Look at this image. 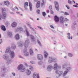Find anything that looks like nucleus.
<instances>
[{
    "label": "nucleus",
    "mask_w": 78,
    "mask_h": 78,
    "mask_svg": "<svg viewBox=\"0 0 78 78\" xmlns=\"http://www.w3.org/2000/svg\"><path fill=\"white\" fill-rule=\"evenodd\" d=\"M18 70H21V72H24L26 70L25 68L23 67L22 64L20 65L18 67Z\"/></svg>",
    "instance_id": "f257e3e1"
},
{
    "label": "nucleus",
    "mask_w": 78,
    "mask_h": 78,
    "mask_svg": "<svg viewBox=\"0 0 78 78\" xmlns=\"http://www.w3.org/2000/svg\"><path fill=\"white\" fill-rule=\"evenodd\" d=\"M5 8L2 9V16H0V17H1V18L2 17L3 19H5V18H6V13L5 12Z\"/></svg>",
    "instance_id": "f03ea898"
},
{
    "label": "nucleus",
    "mask_w": 78,
    "mask_h": 78,
    "mask_svg": "<svg viewBox=\"0 0 78 78\" xmlns=\"http://www.w3.org/2000/svg\"><path fill=\"white\" fill-rule=\"evenodd\" d=\"M56 73H58V74L56 75V78H59V76L62 75V74L63 73V72H62V71H60L58 72L57 70H56Z\"/></svg>",
    "instance_id": "7ed1b4c3"
},
{
    "label": "nucleus",
    "mask_w": 78,
    "mask_h": 78,
    "mask_svg": "<svg viewBox=\"0 0 78 78\" xmlns=\"http://www.w3.org/2000/svg\"><path fill=\"white\" fill-rule=\"evenodd\" d=\"M54 3L55 4V6L56 9L57 11L59 10V4L58 2L56 1H55L54 2Z\"/></svg>",
    "instance_id": "20e7f679"
},
{
    "label": "nucleus",
    "mask_w": 78,
    "mask_h": 78,
    "mask_svg": "<svg viewBox=\"0 0 78 78\" xmlns=\"http://www.w3.org/2000/svg\"><path fill=\"white\" fill-rule=\"evenodd\" d=\"M66 69L67 70H66L64 72L63 75V76H66L67 75V74L68 73V72H69V70H70V67H69L66 68Z\"/></svg>",
    "instance_id": "39448f33"
},
{
    "label": "nucleus",
    "mask_w": 78,
    "mask_h": 78,
    "mask_svg": "<svg viewBox=\"0 0 78 78\" xmlns=\"http://www.w3.org/2000/svg\"><path fill=\"white\" fill-rule=\"evenodd\" d=\"M37 58L38 60H42L43 59V56L41 54H38L37 55Z\"/></svg>",
    "instance_id": "423d86ee"
},
{
    "label": "nucleus",
    "mask_w": 78,
    "mask_h": 78,
    "mask_svg": "<svg viewBox=\"0 0 78 78\" xmlns=\"http://www.w3.org/2000/svg\"><path fill=\"white\" fill-rule=\"evenodd\" d=\"M39 78V74H37L36 73H34L33 75V78Z\"/></svg>",
    "instance_id": "0eeeda50"
},
{
    "label": "nucleus",
    "mask_w": 78,
    "mask_h": 78,
    "mask_svg": "<svg viewBox=\"0 0 78 78\" xmlns=\"http://www.w3.org/2000/svg\"><path fill=\"white\" fill-rule=\"evenodd\" d=\"M55 20V22H58L59 21V17H58L57 16H55L54 17Z\"/></svg>",
    "instance_id": "6e6552de"
},
{
    "label": "nucleus",
    "mask_w": 78,
    "mask_h": 78,
    "mask_svg": "<svg viewBox=\"0 0 78 78\" xmlns=\"http://www.w3.org/2000/svg\"><path fill=\"white\" fill-rule=\"evenodd\" d=\"M24 6L25 9L27 10V7L28 6V3L27 2H26L24 3Z\"/></svg>",
    "instance_id": "1a4fd4ad"
},
{
    "label": "nucleus",
    "mask_w": 78,
    "mask_h": 78,
    "mask_svg": "<svg viewBox=\"0 0 78 78\" xmlns=\"http://www.w3.org/2000/svg\"><path fill=\"white\" fill-rule=\"evenodd\" d=\"M4 4L6 6H9L10 4L9 2L8 1H4Z\"/></svg>",
    "instance_id": "9d476101"
},
{
    "label": "nucleus",
    "mask_w": 78,
    "mask_h": 78,
    "mask_svg": "<svg viewBox=\"0 0 78 78\" xmlns=\"http://www.w3.org/2000/svg\"><path fill=\"white\" fill-rule=\"evenodd\" d=\"M60 21L62 23H63L64 22V17L61 16L60 17Z\"/></svg>",
    "instance_id": "9b49d317"
},
{
    "label": "nucleus",
    "mask_w": 78,
    "mask_h": 78,
    "mask_svg": "<svg viewBox=\"0 0 78 78\" xmlns=\"http://www.w3.org/2000/svg\"><path fill=\"white\" fill-rule=\"evenodd\" d=\"M29 43V40H27L25 41V45H24V47H25V48H27V47H28V46L27 45V44H28Z\"/></svg>",
    "instance_id": "f8f14e48"
},
{
    "label": "nucleus",
    "mask_w": 78,
    "mask_h": 78,
    "mask_svg": "<svg viewBox=\"0 0 78 78\" xmlns=\"http://www.w3.org/2000/svg\"><path fill=\"white\" fill-rule=\"evenodd\" d=\"M12 27H16L17 26V23L16 22H13L12 24Z\"/></svg>",
    "instance_id": "ddd939ff"
},
{
    "label": "nucleus",
    "mask_w": 78,
    "mask_h": 78,
    "mask_svg": "<svg viewBox=\"0 0 78 78\" xmlns=\"http://www.w3.org/2000/svg\"><path fill=\"white\" fill-rule=\"evenodd\" d=\"M52 69H53V66H52L51 65H49L47 68V70H52Z\"/></svg>",
    "instance_id": "4468645a"
},
{
    "label": "nucleus",
    "mask_w": 78,
    "mask_h": 78,
    "mask_svg": "<svg viewBox=\"0 0 78 78\" xmlns=\"http://www.w3.org/2000/svg\"><path fill=\"white\" fill-rule=\"evenodd\" d=\"M41 3V2L40 1H38L36 7L37 8H39L40 7V4Z\"/></svg>",
    "instance_id": "2eb2a0df"
},
{
    "label": "nucleus",
    "mask_w": 78,
    "mask_h": 78,
    "mask_svg": "<svg viewBox=\"0 0 78 78\" xmlns=\"http://www.w3.org/2000/svg\"><path fill=\"white\" fill-rule=\"evenodd\" d=\"M1 28L2 31H6V28L4 26H1Z\"/></svg>",
    "instance_id": "dca6fc26"
},
{
    "label": "nucleus",
    "mask_w": 78,
    "mask_h": 78,
    "mask_svg": "<svg viewBox=\"0 0 78 78\" xmlns=\"http://www.w3.org/2000/svg\"><path fill=\"white\" fill-rule=\"evenodd\" d=\"M58 65L57 64V63H55L54 65V70L56 69H57V68H58Z\"/></svg>",
    "instance_id": "f3484780"
},
{
    "label": "nucleus",
    "mask_w": 78,
    "mask_h": 78,
    "mask_svg": "<svg viewBox=\"0 0 78 78\" xmlns=\"http://www.w3.org/2000/svg\"><path fill=\"white\" fill-rule=\"evenodd\" d=\"M17 31H23V28L21 27H18L17 29Z\"/></svg>",
    "instance_id": "a211bd4d"
},
{
    "label": "nucleus",
    "mask_w": 78,
    "mask_h": 78,
    "mask_svg": "<svg viewBox=\"0 0 78 78\" xmlns=\"http://www.w3.org/2000/svg\"><path fill=\"white\" fill-rule=\"evenodd\" d=\"M26 34L27 36H30V33H29V32H28V31L27 29H26Z\"/></svg>",
    "instance_id": "6ab92c4d"
},
{
    "label": "nucleus",
    "mask_w": 78,
    "mask_h": 78,
    "mask_svg": "<svg viewBox=\"0 0 78 78\" xmlns=\"http://www.w3.org/2000/svg\"><path fill=\"white\" fill-rule=\"evenodd\" d=\"M55 62V60L51 58H50L49 59V62Z\"/></svg>",
    "instance_id": "aec40b11"
},
{
    "label": "nucleus",
    "mask_w": 78,
    "mask_h": 78,
    "mask_svg": "<svg viewBox=\"0 0 78 78\" xmlns=\"http://www.w3.org/2000/svg\"><path fill=\"white\" fill-rule=\"evenodd\" d=\"M15 39H17V40L19 39H20L19 35V34H16L15 36Z\"/></svg>",
    "instance_id": "412c9836"
},
{
    "label": "nucleus",
    "mask_w": 78,
    "mask_h": 78,
    "mask_svg": "<svg viewBox=\"0 0 78 78\" xmlns=\"http://www.w3.org/2000/svg\"><path fill=\"white\" fill-rule=\"evenodd\" d=\"M11 55L12 56L11 58H14V52L13 51H11Z\"/></svg>",
    "instance_id": "4be33fe9"
},
{
    "label": "nucleus",
    "mask_w": 78,
    "mask_h": 78,
    "mask_svg": "<svg viewBox=\"0 0 78 78\" xmlns=\"http://www.w3.org/2000/svg\"><path fill=\"white\" fill-rule=\"evenodd\" d=\"M29 5L30 8V11H32V4H31V3L30 2L29 3Z\"/></svg>",
    "instance_id": "5701e85b"
},
{
    "label": "nucleus",
    "mask_w": 78,
    "mask_h": 78,
    "mask_svg": "<svg viewBox=\"0 0 78 78\" xmlns=\"http://www.w3.org/2000/svg\"><path fill=\"white\" fill-rule=\"evenodd\" d=\"M44 55L45 58H47V55H48V53L45 51L44 52Z\"/></svg>",
    "instance_id": "b1692460"
},
{
    "label": "nucleus",
    "mask_w": 78,
    "mask_h": 78,
    "mask_svg": "<svg viewBox=\"0 0 78 78\" xmlns=\"http://www.w3.org/2000/svg\"><path fill=\"white\" fill-rule=\"evenodd\" d=\"M27 75H29L31 74V71H30L29 70H27Z\"/></svg>",
    "instance_id": "393cba45"
},
{
    "label": "nucleus",
    "mask_w": 78,
    "mask_h": 78,
    "mask_svg": "<svg viewBox=\"0 0 78 78\" xmlns=\"http://www.w3.org/2000/svg\"><path fill=\"white\" fill-rule=\"evenodd\" d=\"M12 49H13V50L15 49L16 48V46L15 45V44H12Z\"/></svg>",
    "instance_id": "a878e982"
},
{
    "label": "nucleus",
    "mask_w": 78,
    "mask_h": 78,
    "mask_svg": "<svg viewBox=\"0 0 78 78\" xmlns=\"http://www.w3.org/2000/svg\"><path fill=\"white\" fill-rule=\"evenodd\" d=\"M30 55H33V51L32 49L30 48Z\"/></svg>",
    "instance_id": "bb28decb"
},
{
    "label": "nucleus",
    "mask_w": 78,
    "mask_h": 78,
    "mask_svg": "<svg viewBox=\"0 0 78 78\" xmlns=\"http://www.w3.org/2000/svg\"><path fill=\"white\" fill-rule=\"evenodd\" d=\"M10 48H7L5 51L6 53H8V52L9 51H10Z\"/></svg>",
    "instance_id": "cd10ccee"
},
{
    "label": "nucleus",
    "mask_w": 78,
    "mask_h": 78,
    "mask_svg": "<svg viewBox=\"0 0 78 78\" xmlns=\"http://www.w3.org/2000/svg\"><path fill=\"white\" fill-rule=\"evenodd\" d=\"M44 1L43 0L42 3L41 4V6H44Z\"/></svg>",
    "instance_id": "c85d7f7f"
},
{
    "label": "nucleus",
    "mask_w": 78,
    "mask_h": 78,
    "mask_svg": "<svg viewBox=\"0 0 78 78\" xmlns=\"http://www.w3.org/2000/svg\"><path fill=\"white\" fill-rule=\"evenodd\" d=\"M42 13L43 16H44V17H45V16H46V13H45V12H43Z\"/></svg>",
    "instance_id": "c756f323"
},
{
    "label": "nucleus",
    "mask_w": 78,
    "mask_h": 78,
    "mask_svg": "<svg viewBox=\"0 0 78 78\" xmlns=\"http://www.w3.org/2000/svg\"><path fill=\"white\" fill-rule=\"evenodd\" d=\"M29 69L30 70H33V67L31 66H29Z\"/></svg>",
    "instance_id": "7c9ffc66"
},
{
    "label": "nucleus",
    "mask_w": 78,
    "mask_h": 78,
    "mask_svg": "<svg viewBox=\"0 0 78 78\" xmlns=\"http://www.w3.org/2000/svg\"><path fill=\"white\" fill-rule=\"evenodd\" d=\"M68 2L69 4H70V5H71V4H72V2L70 0H68Z\"/></svg>",
    "instance_id": "2f4dec72"
},
{
    "label": "nucleus",
    "mask_w": 78,
    "mask_h": 78,
    "mask_svg": "<svg viewBox=\"0 0 78 78\" xmlns=\"http://www.w3.org/2000/svg\"><path fill=\"white\" fill-rule=\"evenodd\" d=\"M78 3H76V5H74L73 6L74 7H75L76 8H78Z\"/></svg>",
    "instance_id": "473e14b6"
},
{
    "label": "nucleus",
    "mask_w": 78,
    "mask_h": 78,
    "mask_svg": "<svg viewBox=\"0 0 78 78\" xmlns=\"http://www.w3.org/2000/svg\"><path fill=\"white\" fill-rule=\"evenodd\" d=\"M66 67H67V65L66 64H64L62 66L63 69H64V68H66Z\"/></svg>",
    "instance_id": "72a5a7b5"
},
{
    "label": "nucleus",
    "mask_w": 78,
    "mask_h": 78,
    "mask_svg": "<svg viewBox=\"0 0 78 78\" xmlns=\"http://www.w3.org/2000/svg\"><path fill=\"white\" fill-rule=\"evenodd\" d=\"M37 13L38 14H40V10L39 9H37Z\"/></svg>",
    "instance_id": "f704fd0d"
},
{
    "label": "nucleus",
    "mask_w": 78,
    "mask_h": 78,
    "mask_svg": "<svg viewBox=\"0 0 78 78\" xmlns=\"http://www.w3.org/2000/svg\"><path fill=\"white\" fill-rule=\"evenodd\" d=\"M49 9L50 10H52V6H51V5L49 6Z\"/></svg>",
    "instance_id": "c9c22d12"
},
{
    "label": "nucleus",
    "mask_w": 78,
    "mask_h": 78,
    "mask_svg": "<svg viewBox=\"0 0 78 78\" xmlns=\"http://www.w3.org/2000/svg\"><path fill=\"white\" fill-rule=\"evenodd\" d=\"M64 15H65V16H67V15H69V13H68V12H65L64 13Z\"/></svg>",
    "instance_id": "e433bc0d"
},
{
    "label": "nucleus",
    "mask_w": 78,
    "mask_h": 78,
    "mask_svg": "<svg viewBox=\"0 0 78 78\" xmlns=\"http://www.w3.org/2000/svg\"><path fill=\"white\" fill-rule=\"evenodd\" d=\"M68 38L69 39H72V36H71V37L70 36H68Z\"/></svg>",
    "instance_id": "4c0bfd02"
},
{
    "label": "nucleus",
    "mask_w": 78,
    "mask_h": 78,
    "mask_svg": "<svg viewBox=\"0 0 78 78\" xmlns=\"http://www.w3.org/2000/svg\"><path fill=\"white\" fill-rule=\"evenodd\" d=\"M68 56H69L72 57V54H70V53H69L68 54Z\"/></svg>",
    "instance_id": "58836bf2"
},
{
    "label": "nucleus",
    "mask_w": 78,
    "mask_h": 78,
    "mask_svg": "<svg viewBox=\"0 0 78 78\" xmlns=\"http://www.w3.org/2000/svg\"><path fill=\"white\" fill-rule=\"evenodd\" d=\"M69 20H68L66 18L65 19V20H64V22H66V21H67Z\"/></svg>",
    "instance_id": "ea45409f"
},
{
    "label": "nucleus",
    "mask_w": 78,
    "mask_h": 78,
    "mask_svg": "<svg viewBox=\"0 0 78 78\" xmlns=\"http://www.w3.org/2000/svg\"><path fill=\"white\" fill-rule=\"evenodd\" d=\"M51 14H53V13H54V12H53V11H52V10H51Z\"/></svg>",
    "instance_id": "a19ab883"
},
{
    "label": "nucleus",
    "mask_w": 78,
    "mask_h": 78,
    "mask_svg": "<svg viewBox=\"0 0 78 78\" xmlns=\"http://www.w3.org/2000/svg\"><path fill=\"white\" fill-rule=\"evenodd\" d=\"M66 8H67V9H70V7H69V6H68V5H66Z\"/></svg>",
    "instance_id": "79ce46f5"
},
{
    "label": "nucleus",
    "mask_w": 78,
    "mask_h": 78,
    "mask_svg": "<svg viewBox=\"0 0 78 78\" xmlns=\"http://www.w3.org/2000/svg\"><path fill=\"white\" fill-rule=\"evenodd\" d=\"M30 62L31 63V64H34V62L33 61H31Z\"/></svg>",
    "instance_id": "37998d69"
},
{
    "label": "nucleus",
    "mask_w": 78,
    "mask_h": 78,
    "mask_svg": "<svg viewBox=\"0 0 78 78\" xmlns=\"http://www.w3.org/2000/svg\"><path fill=\"white\" fill-rule=\"evenodd\" d=\"M50 27H51V28H53V29H54V27H53V25H51L50 26Z\"/></svg>",
    "instance_id": "c03bdc74"
},
{
    "label": "nucleus",
    "mask_w": 78,
    "mask_h": 78,
    "mask_svg": "<svg viewBox=\"0 0 78 78\" xmlns=\"http://www.w3.org/2000/svg\"><path fill=\"white\" fill-rule=\"evenodd\" d=\"M29 55V54L28 53H27L26 54H25V56H28Z\"/></svg>",
    "instance_id": "a18cd8bd"
},
{
    "label": "nucleus",
    "mask_w": 78,
    "mask_h": 78,
    "mask_svg": "<svg viewBox=\"0 0 78 78\" xmlns=\"http://www.w3.org/2000/svg\"><path fill=\"white\" fill-rule=\"evenodd\" d=\"M15 9H17V10H19V9H18V8L16 6L15 7Z\"/></svg>",
    "instance_id": "49530a36"
},
{
    "label": "nucleus",
    "mask_w": 78,
    "mask_h": 78,
    "mask_svg": "<svg viewBox=\"0 0 78 78\" xmlns=\"http://www.w3.org/2000/svg\"><path fill=\"white\" fill-rule=\"evenodd\" d=\"M38 27L39 28H40V29H41V30H42V28L41 27H40L39 26H38Z\"/></svg>",
    "instance_id": "de8ad7c7"
},
{
    "label": "nucleus",
    "mask_w": 78,
    "mask_h": 78,
    "mask_svg": "<svg viewBox=\"0 0 78 78\" xmlns=\"http://www.w3.org/2000/svg\"><path fill=\"white\" fill-rule=\"evenodd\" d=\"M49 12H50V11L49 10H47L46 11V12H47V13H49Z\"/></svg>",
    "instance_id": "09e8293b"
},
{
    "label": "nucleus",
    "mask_w": 78,
    "mask_h": 78,
    "mask_svg": "<svg viewBox=\"0 0 78 78\" xmlns=\"http://www.w3.org/2000/svg\"><path fill=\"white\" fill-rule=\"evenodd\" d=\"M24 64L26 66H28V65H27V63H24Z\"/></svg>",
    "instance_id": "8fccbe9b"
},
{
    "label": "nucleus",
    "mask_w": 78,
    "mask_h": 78,
    "mask_svg": "<svg viewBox=\"0 0 78 78\" xmlns=\"http://www.w3.org/2000/svg\"><path fill=\"white\" fill-rule=\"evenodd\" d=\"M38 44H39V45H41V42H40V41H38Z\"/></svg>",
    "instance_id": "3c124183"
},
{
    "label": "nucleus",
    "mask_w": 78,
    "mask_h": 78,
    "mask_svg": "<svg viewBox=\"0 0 78 78\" xmlns=\"http://www.w3.org/2000/svg\"><path fill=\"white\" fill-rule=\"evenodd\" d=\"M5 24H6V27H8V25H9V23H6Z\"/></svg>",
    "instance_id": "603ef678"
},
{
    "label": "nucleus",
    "mask_w": 78,
    "mask_h": 78,
    "mask_svg": "<svg viewBox=\"0 0 78 78\" xmlns=\"http://www.w3.org/2000/svg\"><path fill=\"white\" fill-rule=\"evenodd\" d=\"M12 75L13 76H15V73H12Z\"/></svg>",
    "instance_id": "864d4df0"
},
{
    "label": "nucleus",
    "mask_w": 78,
    "mask_h": 78,
    "mask_svg": "<svg viewBox=\"0 0 78 78\" xmlns=\"http://www.w3.org/2000/svg\"><path fill=\"white\" fill-rule=\"evenodd\" d=\"M68 36H70V33H68Z\"/></svg>",
    "instance_id": "5fc2aeb1"
},
{
    "label": "nucleus",
    "mask_w": 78,
    "mask_h": 78,
    "mask_svg": "<svg viewBox=\"0 0 78 78\" xmlns=\"http://www.w3.org/2000/svg\"><path fill=\"white\" fill-rule=\"evenodd\" d=\"M0 41L1 42H3V41L2 40V39H1L0 40Z\"/></svg>",
    "instance_id": "6e6d98bb"
},
{
    "label": "nucleus",
    "mask_w": 78,
    "mask_h": 78,
    "mask_svg": "<svg viewBox=\"0 0 78 78\" xmlns=\"http://www.w3.org/2000/svg\"><path fill=\"white\" fill-rule=\"evenodd\" d=\"M30 29H31V30H34V29H33V28L31 27H30Z\"/></svg>",
    "instance_id": "4d7b16f0"
},
{
    "label": "nucleus",
    "mask_w": 78,
    "mask_h": 78,
    "mask_svg": "<svg viewBox=\"0 0 78 78\" xmlns=\"http://www.w3.org/2000/svg\"><path fill=\"white\" fill-rule=\"evenodd\" d=\"M30 29H31V30H34V29H33V28L31 27H30Z\"/></svg>",
    "instance_id": "13d9d810"
},
{
    "label": "nucleus",
    "mask_w": 78,
    "mask_h": 78,
    "mask_svg": "<svg viewBox=\"0 0 78 78\" xmlns=\"http://www.w3.org/2000/svg\"><path fill=\"white\" fill-rule=\"evenodd\" d=\"M19 57L20 58H22V56H20Z\"/></svg>",
    "instance_id": "bf43d9fd"
},
{
    "label": "nucleus",
    "mask_w": 78,
    "mask_h": 78,
    "mask_svg": "<svg viewBox=\"0 0 78 78\" xmlns=\"http://www.w3.org/2000/svg\"><path fill=\"white\" fill-rule=\"evenodd\" d=\"M32 36V37L33 39H34V37H33V36Z\"/></svg>",
    "instance_id": "052dcab7"
},
{
    "label": "nucleus",
    "mask_w": 78,
    "mask_h": 78,
    "mask_svg": "<svg viewBox=\"0 0 78 78\" xmlns=\"http://www.w3.org/2000/svg\"><path fill=\"white\" fill-rule=\"evenodd\" d=\"M2 37V35H1V34H0V38H1Z\"/></svg>",
    "instance_id": "680f3d73"
},
{
    "label": "nucleus",
    "mask_w": 78,
    "mask_h": 78,
    "mask_svg": "<svg viewBox=\"0 0 78 78\" xmlns=\"http://www.w3.org/2000/svg\"><path fill=\"white\" fill-rule=\"evenodd\" d=\"M35 50L36 51H37V49H35Z\"/></svg>",
    "instance_id": "e2e57ef3"
},
{
    "label": "nucleus",
    "mask_w": 78,
    "mask_h": 78,
    "mask_svg": "<svg viewBox=\"0 0 78 78\" xmlns=\"http://www.w3.org/2000/svg\"><path fill=\"white\" fill-rule=\"evenodd\" d=\"M74 25H76V23H74Z\"/></svg>",
    "instance_id": "0e129e2a"
},
{
    "label": "nucleus",
    "mask_w": 78,
    "mask_h": 78,
    "mask_svg": "<svg viewBox=\"0 0 78 78\" xmlns=\"http://www.w3.org/2000/svg\"><path fill=\"white\" fill-rule=\"evenodd\" d=\"M16 13H17V14H19V12H16Z\"/></svg>",
    "instance_id": "69168bd1"
},
{
    "label": "nucleus",
    "mask_w": 78,
    "mask_h": 78,
    "mask_svg": "<svg viewBox=\"0 0 78 78\" xmlns=\"http://www.w3.org/2000/svg\"><path fill=\"white\" fill-rule=\"evenodd\" d=\"M3 57H4V58H5V57H6V55H4Z\"/></svg>",
    "instance_id": "338daca9"
},
{
    "label": "nucleus",
    "mask_w": 78,
    "mask_h": 78,
    "mask_svg": "<svg viewBox=\"0 0 78 78\" xmlns=\"http://www.w3.org/2000/svg\"><path fill=\"white\" fill-rule=\"evenodd\" d=\"M38 0H34L35 2H37Z\"/></svg>",
    "instance_id": "774afa93"
}]
</instances>
